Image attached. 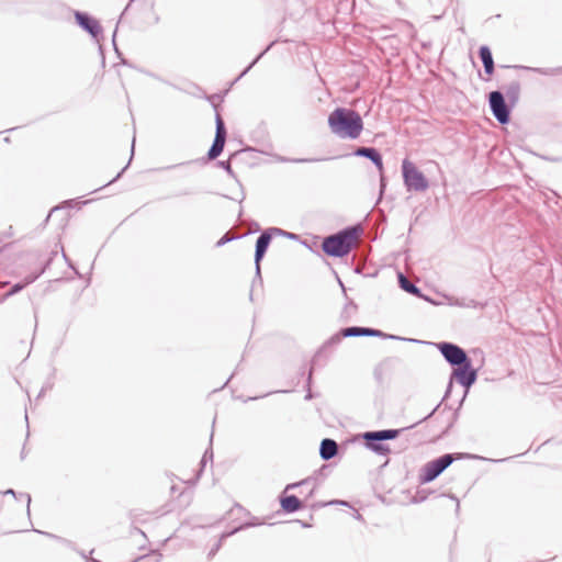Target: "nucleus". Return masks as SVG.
<instances>
[{"label":"nucleus","mask_w":562,"mask_h":562,"mask_svg":"<svg viewBox=\"0 0 562 562\" xmlns=\"http://www.w3.org/2000/svg\"><path fill=\"white\" fill-rule=\"evenodd\" d=\"M330 131L341 137L356 139L363 130V122L358 112L347 108H337L328 116Z\"/></svg>","instance_id":"1"},{"label":"nucleus","mask_w":562,"mask_h":562,"mask_svg":"<svg viewBox=\"0 0 562 562\" xmlns=\"http://www.w3.org/2000/svg\"><path fill=\"white\" fill-rule=\"evenodd\" d=\"M356 239V227L348 226L336 234L325 237L322 249L327 256L341 258L351 251Z\"/></svg>","instance_id":"2"},{"label":"nucleus","mask_w":562,"mask_h":562,"mask_svg":"<svg viewBox=\"0 0 562 562\" xmlns=\"http://www.w3.org/2000/svg\"><path fill=\"white\" fill-rule=\"evenodd\" d=\"M401 431L402 429L366 431L361 435V437L364 440V446L367 449L371 450L378 456L386 457L391 453V448L387 443H384V441L396 439Z\"/></svg>","instance_id":"3"},{"label":"nucleus","mask_w":562,"mask_h":562,"mask_svg":"<svg viewBox=\"0 0 562 562\" xmlns=\"http://www.w3.org/2000/svg\"><path fill=\"white\" fill-rule=\"evenodd\" d=\"M402 173L407 191L423 192L428 189L429 183L425 175L407 159L402 162Z\"/></svg>","instance_id":"4"},{"label":"nucleus","mask_w":562,"mask_h":562,"mask_svg":"<svg viewBox=\"0 0 562 562\" xmlns=\"http://www.w3.org/2000/svg\"><path fill=\"white\" fill-rule=\"evenodd\" d=\"M283 234H285V231L278 228V227H270V228H267L266 231H263L258 236V238L256 240V246H255L256 276H255L254 283L256 282V280H258L259 282H262L260 263L267 252V249L271 243L272 237L274 235H283Z\"/></svg>","instance_id":"5"},{"label":"nucleus","mask_w":562,"mask_h":562,"mask_svg":"<svg viewBox=\"0 0 562 562\" xmlns=\"http://www.w3.org/2000/svg\"><path fill=\"white\" fill-rule=\"evenodd\" d=\"M458 457L446 453L427 462L420 470L419 482L429 483L437 479Z\"/></svg>","instance_id":"6"},{"label":"nucleus","mask_w":562,"mask_h":562,"mask_svg":"<svg viewBox=\"0 0 562 562\" xmlns=\"http://www.w3.org/2000/svg\"><path fill=\"white\" fill-rule=\"evenodd\" d=\"M488 104L492 114L501 124H507L510 120V109L506 103L503 92L495 90L488 94Z\"/></svg>","instance_id":"7"},{"label":"nucleus","mask_w":562,"mask_h":562,"mask_svg":"<svg viewBox=\"0 0 562 562\" xmlns=\"http://www.w3.org/2000/svg\"><path fill=\"white\" fill-rule=\"evenodd\" d=\"M437 348L445 358V360L453 368L470 360L467 352L458 345L448 341L437 344Z\"/></svg>","instance_id":"8"},{"label":"nucleus","mask_w":562,"mask_h":562,"mask_svg":"<svg viewBox=\"0 0 562 562\" xmlns=\"http://www.w3.org/2000/svg\"><path fill=\"white\" fill-rule=\"evenodd\" d=\"M227 137V131L225 127L224 120L217 113L215 116V137L211 148L207 151V158L210 160L216 159L223 151Z\"/></svg>","instance_id":"9"},{"label":"nucleus","mask_w":562,"mask_h":562,"mask_svg":"<svg viewBox=\"0 0 562 562\" xmlns=\"http://www.w3.org/2000/svg\"><path fill=\"white\" fill-rule=\"evenodd\" d=\"M452 378L465 389L472 386L477 379V371L472 368L471 359L456 367L452 371Z\"/></svg>","instance_id":"10"},{"label":"nucleus","mask_w":562,"mask_h":562,"mask_svg":"<svg viewBox=\"0 0 562 562\" xmlns=\"http://www.w3.org/2000/svg\"><path fill=\"white\" fill-rule=\"evenodd\" d=\"M75 19L78 25L88 32L92 37L98 38V36L101 34L102 29L98 20L92 18L86 12L76 11L75 12Z\"/></svg>","instance_id":"11"},{"label":"nucleus","mask_w":562,"mask_h":562,"mask_svg":"<svg viewBox=\"0 0 562 562\" xmlns=\"http://www.w3.org/2000/svg\"><path fill=\"white\" fill-rule=\"evenodd\" d=\"M52 260L53 258H49L46 262V265L36 273H31L29 276H26L23 280V282H19V283H15L14 285H12L10 288V290L4 293V295L2 296L1 299V302L18 294L19 292H21L25 286H27L29 284L33 283L37 278H40V276L42 273H44L45 269L47 267H49V265L52 263Z\"/></svg>","instance_id":"12"},{"label":"nucleus","mask_w":562,"mask_h":562,"mask_svg":"<svg viewBox=\"0 0 562 562\" xmlns=\"http://www.w3.org/2000/svg\"><path fill=\"white\" fill-rule=\"evenodd\" d=\"M356 156L370 159L380 172L383 171V159L381 153L374 147H359L355 151Z\"/></svg>","instance_id":"13"},{"label":"nucleus","mask_w":562,"mask_h":562,"mask_svg":"<svg viewBox=\"0 0 562 562\" xmlns=\"http://www.w3.org/2000/svg\"><path fill=\"white\" fill-rule=\"evenodd\" d=\"M338 453V443L330 438H325L321 441L319 456L324 461H328L336 457Z\"/></svg>","instance_id":"14"},{"label":"nucleus","mask_w":562,"mask_h":562,"mask_svg":"<svg viewBox=\"0 0 562 562\" xmlns=\"http://www.w3.org/2000/svg\"><path fill=\"white\" fill-rule=\"evenodd\" d=\"M479 56L484 66V71L488 76L494 72L493 55L488 46L483 45L479 48Z\"/></svg>","instance_id":"15"},{"label":"nucleus","mask_w":562,"mask_h":562,"mask_svg":"<svg viewBox=\"0 0 562 562\" xmlns=\"http://www.w3.org/2000/svg\"><path fill=\"white\" fill-rule=\"evenodd\" d=\"M280 504L282 509L289 514L297 512L303 506L302 501L295 495L281 497Z\"/></svg>","instance_id":"16"},{"label":"nucleus","mask_w":562,"mask_h":562,"mask_svg":"<svg viewBox=\"0 0 562 562\" xmlns=\"http://www.w3.org/2000/svg\"><path fill=\"white\" fill-rule=\"evenodd\" d=\"M398 284L405 292L422 297V292L414 283H412L403 273H398Z\"/></svg>","instance_id":"17"},{"label":"nucleus","mask_w":562,"mask_h":562,"mask_svg":"<svg viewBox=\"0 0 562 562\" xmlns=\"http://www.w3.org/2000/svg\"><path fill=\"white\" fill-rule=\"evenodd\" d=\"M508 101L514 105L520 95V83L518 81H512L505 90V94Z\"/></svg>","instance_id":"18"},{"label":"nucleus","mask_w":562,"mask_h":562,"mask_svg":"<svg viewBox=\"0 0 562 562\" xmlns=\"http://www.w3.org/2000/svg\"><path fill=\"white\" fill-rule=\"evenodd\" d=\"M364 333H366V336H370V337H380V338H384V339H398V340H407V341H412V342H419V340H416V339L402 338V337H398L395 335L385 334L380 329L370 328V327H366Z\"/></svg>","instance_id":"19"},{"label":"nucleus","mask_w":562,"mask_h":562,"mask_svg":"<svg viewBox=\"0 0 562 562\" xmlns=\"http://www.w3.org/2000/svg\"><path fill=\"white\" fill-rule=\"evenodd\" d=\"M244 526H240L238 528H235L233 529L232 531H228V532H223L221 535V538L218 539V541L216 542V544L210 550L209 554H207V558L209 559H212L216 552L220 550V548L222 547V542L224 539L231 537L232 535L236 533L238 530L243 529Z\"/></svg>","instance_id":"20"},{"label":"nucleus","mask_w":562,"mask_h":562,"mask_svg":"<svg viewBox=\"0 0 562 562\" xmlns=\"http://www.w3.org/2000/svg\"><path fill=\"white\" fill-rule=\"evenodd\" d=\"M366 327L351 326L341 328V335L344 337H362L366 336Z\"/></svg>","instance_id":"21"},{"label":"nucleus","mask_w":562,"mask_h":562,"mask_svg":"<svg viewBox=\"0 0 562 562\" xmlns=\"http://www.w3.org/2000/svg\"><path fill=\"white\" fill-rule=\"evenodd\" d=\"M273 43L268 45V47L261 52L243 71L241 74L235 79V82L238 81L240 78H243L258 61L259 59L271 48Z\"/></svg>","instance_id":"22"},{"label":"nucleus","mask_w":562,"mask_h":562,"mask_svg":"<svg viewBox=\"0 0 562 562\" xmlns=\"http://www.w3.org/2000/svg\"><path fill=\"white\" fill-rule=\"evenodd\" d=\"M525 68L532 70L540 75H546V76H551V75H555L558 72H562V68H527V67H525Z\"/></svg>","instance_id":"23"},{"label":"nucleus","mask_w":562,"mask_h":562,"mask_svg":"<svg viewBox=\"0 0 562 562\" xmlns=\"http://www.w3.org/2000/svg\"><path fill=\"white\" fill-rule=\"evenodd\" d=\"M43 533L46 535L49 538H53V539L59 541L60 543L65 544L66 547L72 549V550H77L76 544L72 541H70V540H67L65 538H61V537H58L56 535L48 533V532H43Z\"/></svg>","instance_id":"24"},{"label":"nucleus","mask_w":562,"mask_h":562,"mask_svg":"<svg viewBox=\"0 0 562 562\" xmlns=\"http://www.w3.org/2000/svg\"><path fill=\"white\" fill-rule=\"evenodd\" d=\"M345 338L342 335H341V330L335 335H333L323 346V348H327V347H330V346H336L338 344H340L341 339Z\"/></svg>","instance_id":"25"},{"label":"nucleus","mask_w":562,"mask_h":562,"mask_svg":"<svg viewBox=\"0 0 562 562\" xmlns=\"http://www.w3.org/2000/svg\"><path fill=\"white\" fill-rule=\"evenodd\" d=\"M312 482H313V480L310 479V477L308 479H304V480H302V481H300L297 483L288 484L286 487H285V491H289V490H292V488H295V487L303 488V487L310 485Z\"/></svg>","instance_id":"26"},{"label":"nucleus","mask_w":562,"mask_h":562,"mask_svg":"<svg viewBox=\"0 0 562 562\" xmlns=\"http://www.w3.org/2000/svg\"><path fill=\"white\" fill-rule=\"evenodd\" d=\"M312 374H313V368H311L310 372H308V378H307V393L305 395V400H312L313 395H312V392H311V382H312Z\"/></svg>","instance_id":"27"},{"label":"nucleus","mask_w":562,"mask_h":562,"mask_svg":"<svg viewBox=\"0 0 562 562\" xmlns=\"http://www.w3.org/2000/svg\"><path fill=\"white\" fill-rule=\"evenodd\" d=\"M218 165L229 175V176H234V172H233V169H232V166H231V162L229 161H220Z\"/></svg>","instance_id":"28"},{"label":"nucleus","mask_w":562,"mask_h":562,"mask_svg":"<svg viewBox=\"0 0 562 562\" xmlns=\"http://www.w3.org/2000/svg\"><path fill=\"white\" fill-rule=\"evenodd\" d=\"M209 459H210V460H212V459H213V452H212V450H206V451L204 452V454H203V457H202V460H201V467H202V469L205 467L206 461H207Z\"/></svg>","instance_id":"29"},{"label":"nucleus","mask_w":562,"mask_h":562,"mask_svg":"<svg viewBox=\"0 0 562 562\" xmlns=\"http://www.w3.org/2000/svg\"><path fill=\"white\" fill-rule=\"evenodd\" d=\"M234 237H231L228 236V234H225L223 237H221L217 243H216V246L217 247H222L224 246L226 243L233 240Z\"/></svg>","instance_id":"30"},{"label":"nucleus","mask_w":562,"mask_h":562,"mask_svg":"<svg viewBox=\"0 0 562 562\" xmlns=\"http://www.w3.org/2000/svg\"><path fill=\"white\" fill-rule=\"evenodd\" d=\"M321 159L315 158H299V159H291L292 162H313V161H319Z\"/></svg>","instance_id":"31"},{"label":"nucleus","mask_w":562,"mask_h":562,"mask_svg":"<svg viewBox=\"0 0 562 562\" xmlns=\"http://www.w3.org/2000/svg\"><path fill=\"white\" fill-rule=\"evenodd\" d=\"M19 496L25 498L26 506H27V514L30 515L31 495L26 494V493H20Z\"/></svg>","instance_id":"32"},{"label":"nucleus","mask_w":562,"mask_h":562,"mask_svg":"<svg viewBox=\"0 0 562 562\" xmlns=\"http://www.w3.org/2000/svg\"><path fill=\"white\" fill-rule=\"evenodd\" d=\"M128 165H126L117 175L114 179H112L111 181L108 182V184H111L113 183L114 181H116L121 176L122 173L125 171V169L127 168Z\"/></svg>","instance_id":"33"},{"label":"nucleus","mask_w":562,"mask_h":562,"mask_svg":"<svg viewBox=\"0 0 562 562\" xmlns=\"http://www.w3.org/2000/svg\"><path fill=\"white\" fill-rule=\"evenodd\" d=\"M3 494H5V495H12V496H14V497H18V495H16L15 491H14V490H12V488L7 490Z\"/></svg>","instance_id":"34"},{"label":"nucleus","mask_w":562,"mask_h":562,"mask_svg":"<svg viewBox=\"0 0 562 562\" xmlns=\"http://www.w3.org/2000/svg\"><path fill=\"white\" fill-rule=\"evenodd\" d=\"M77 551H78V553L80 554V557H81L82 559H85L86 561H87V559H89V558H90L89 555H87V554H86V552H85V551H82V550H77Z\"/></svg>","instance_id":"35"},{"label":"nucleus","mask_w":562,"mask_h":562,"mask_svg":"<svg viewBox=\"0 0 562 562\" xmlns=\"http://www.w3.org/2000/svg\"><path fill=\"white\" fill-rule=\"evenodd\" d=\"M282 236H286L288 238H291V239H295L296 238V235L293 234V233H288L285 232V234H283Z\"/></svg>","instance_id":"36"},{"label":"nucleus","mask_w":562,"mask_h":562,"mask_svg":"<svg viewBox=\"0 0 562 562\" xmlns=\"http://www.w3.org/2000/svg\"><path fill=\"white\" fill-rule=\"evenodd\" d=\"M63 257H64V259L67 261L68 266H69L71 269H75V268H74V266H72V263L69 261V259H68L67 255H66L64 251H63Z\"/></svg>","instance_id":"37"},{"label":"nucleus","mask_w":562,"mask_h":562,"mask_svg":"<svg viewBox=\"0 0 562 562\" xmlns=\"http://www.w3.org/2000/svg\"><path fill=\"white\" fill-rule=\"evenodd\" d=\"M155 560L153 562H160L161 558H162V554L161 553H158V552H155Z\"/></svg>","instance_id":"38"},{"label":"nucleus","mask_w":562,"mask_h":562,"mask_svg":"<svg viewBox=\"0 0 562 562\" xmlns=\"http://www.w3.org/2000/svg\"><path fill=\"white\" fill-rule=\"evenodd\" d=\"M384 187H385L384 178L381 177V192L384 190Z\"/></svg>","instance_id":"39"},{"label":"nucleus","mask_w":562,"mask_h":562,"mask_svg":"<svg viewBox=\"0 0 562 562\" xmlns=\"http://www.w3.org/2000/svg\"><path fill=\"white\" fill-rule=\"evenodd\" d=\"M87 562H100V561L97 559H93V558H89V559H87Z\"/></svg>","instance_id":"40"},{"label":"nucleus","mask_w":562,"mask_h":562,"mask_svg":"<svg viewBox=\"0 0 562 562\" xmlns=\"http://www.w3.org/2000/svg\"><path fill=\"white\" fill-rule=\"evenodd\" d=\"M336 503H339V504H341V505H347V503H346V502H337V501L330 502L329 504H336Z\"/></svg>","instance_id":"41"},{"label":"nucleus","mask_w":562,"mask_h":562,"mask_svg":"<svg viewBox=\"0 0 562 562\" xmlns=\"http://www.w3.org/2000/svg\"><path fill=\"white\" fill-rule=\"evenodd\" d=\"M57 210H58V207H53V209H52V211H50V213H49V214H48V216H47V220L49 218L50 214H52L53 212L57 211Z\"/></svg>","instance_id":"42"},{"label":"nucleus","mask_w":562,"mask_h":562,"mask_svg":"<svg viewBox=\"0 0 562 562\" xmlns=\"http://www.w3.org/2000/svg\"><path fill=\"white\" fill-rule=\"evenodd\" d=\"M115 36H116V31H114L113 33V45L115 46Z\"/></svg>","instance_id":"43"},{"label":"nucleus","mask_w":562,"mask_h":562,"mask_svg":"<svg viewBox=\"0 0 562 562\" xmlns=\"http://www.w3.org/2000/svg\"><path fill=\"white\" fill-rule=\"evenodd\" d=\"M454 304L459 305V306H465L464 304H462L461 302H458V301Z\"/></svg>","instance_id":"44"},{"label":"nucleus","mask_w":562,"mask_h":562,"mask_svg":"<svg viewBox=\"0 0 562 562\" xmlns=\"http://www.w3.org/2000/svg\"><path fill=\"white\" fill-rule=\"evenodd\" d=\"M313 491H314V486L311 487L308 495H312Z\"/></svg>","instance_id":"45"},{"label":"nucleus","mask_w":562,"mask_h":562,"mask_svg":"<svg viewBox=\"0 0 562 562\" xmlns=\"http://www.w3.org/2000/svg\"><path fill=\"white\" fill-rule=\"evenodd\" d=\"M43 393H44V390H42V391L40 392L38 397H41V396L43 395Z\"/></svg>","instance_id":"46"},{"label":"nucleus","mask_w":562,"mask_h":562,"mask_svg":"<svg viewBox=\"0 0 562 562\" xmlns=\"http://www.w3.org/2000/svg\"><path fill=\"white\" fill-rule=\"evenodd\" d=\"M451 386H452V383L450 382V383H449V386H448V390H450V387H451ZM448 392H449V391H447V393H448Z\"/></svg>","instance_id":"47"},{"label":"nucleus","mask_w":562,"mask_h":562,"mask_svg":"<svg viewBox=\"0 0 562 562\" xmlns=\"http://www.w3.org/2000/svg\"><path fill=\"white\" fill-rule=\"evenodd\" d=\"M303 492H306V488L301 490L300 494H303Z\"/></svg>","instance_id":"48"},{"label":"nucleus","mask_w":562,"mask_h":562,"mask_svg":"<svg viewBox=\"0 0 562 562\" xmlns=\"http://www.w3.org/2000/svg\"><path fill=\"white\" fill-rule=\"evenodd\" d=\"M303 492H306V488L301 490L300 494H303Z\"/></svg>","instance_id":"49"},{"label":"nucleus","mask_w":562,"mask_h":562,"mask_svg":"<svg viewBox=\"0 0 562 562\" xmlns=\"http://www.w3.org/2000/svg\"><path fill=\"white\" fill-rule=\"evenodd\" d=\"M134 147H135V144L133 143L132 144V153L134 151Z\"/></svg>","instance_id":"50"}]
</instances>
